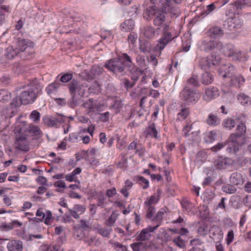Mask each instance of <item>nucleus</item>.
Masks as SVG:
<instances>
[{"label":"nucleus","mask_w":251,"mask_h":251,"mask_svg":"<svg viewBox=\"0 0 251 251\" xmlns=\"http://www.w3.org/2000/svg\"><path fill=\"white\" fill-rule=\"evenodd\" d=\"M234 240V232L232 230H230L228 231L227 234L226 241L227 245H230Z\"/></svg>","instance_id":"62"},{"label":"nucleus","mask_w":251,"mask_h":251,"mask_svg":"<svg viewBox=\"0 0 251 251\" xmlns=\"http://www.w3.org/2000/svg\"><path fill=\"white\" fill-rule=\"evenodd\" d=\"M205 160L206 154L205 152L200 151L197 154L196 157V161L197 163L201 164L204 162Z\"/></svg>","instance_id":"52"},{"label":"nucleus","mask_w":251,"mask_h":251,"mask_svg":"<svg viewBox=\"0 0 251 251\" xmlns=\"http://www.w3.org/2000/svg\"><path fill=\"white\" fill-rule=\"evenodd\" d=\"M131 66L132 62L130 57L126 53H122L116 58L108 60L104 65L105 67L116 75H123L125 74V64Z\"/></svg>","instance_id":"3"},{"label":"nucleus","mask_w":251,"mask_h":251,"mask_svg":"<svg viewBox=\"0 0 251 251\" xmlns=\"http://www.w3.org/2000/svg\"><path fill=\"white\" fill-rule=\"evenodd\" d=\"M220 94L219 89L215 86L205 87L202 94V99L205 101H210L218 98Z\"/></svg>","instance_id":"12"},{"label":"nucleus","mask_w":251,"mask_h":251,"mask_svg":"<svg viewBox=\"0 0 251 251\" xmlns=\"http://www.w3.org/2000/svg\"><path fill=\"white\" fill-rule=\"evenodd\" d=\"M95 229L97 232L101 236L108 238H110V235L113 231L111 227H102L99 224L96 226Z\"/></svg>","instance_id":"27"},{"label":"nucleus","mask_w":251,"mask_h":251,"mask_svg":"<svg viewBox=\"0 0 251 251\" xmlns=\"http://www.w3.org/2000/svg\"><path fill=\"white\" fill-rule=\"evenodd\" d=\"M189 114V109L187 108H183L177 114V119L179 121L184 120L188 116Z\"/></svg>","instance_id":"51"},{"label":"nucleus","mask_w":251,"mask_h":251,"mask_svg":"<svg viewBox=\"0 0 251 251\" xmlns=\"http://www.w3.org/2000/svg\"><path fill=\"white\" fill-rule=\"evenodd\" d=\"M134 27V22L131 19L126 20L121 25V29L124 32H129L132 30Z\"/></svg>","instance_id":"34"},{"label":"nucleus","mask_w":251,"mask_h":251,"mask_svg":"<svg viewBox=\"0 0 251 251\" xmlns=\"http://www.w3.org/2000/svg\"><path fill=\"white\" fill-rule=\"evenodd\" d=\"M229 141L233 145V151H236L239 150V147L244 144L246 142L245 137L239 135L235 133H232L230 134Z\"/></svg>","instance_id":"16"},{"label":"nucleus","mask_w":251,"mask_h":251,"mask_svg":"<svg viewBox=\"0 0 251 251\" xmlns=\"http://www.w3.org/2000/svg\"><path fill=\"white\" fill-rule=\"evenodd\" d=\"M243 8V7H238V5L235 1L233 3L229 4L227 6L226 11V16L228 17L230 16L234 17L235 15H239V10Z\"/></svg>","instance_id":"26"},{"label":"nucleus","mask_w":251,"mask_h":251,"mask_svg":"<svg viewBox=\"0 0 251 251\" xmlns=\"http://www.w3.org/2000/svg\"><path fill=\"white\" fill-rule=\"evenodd\" d=\"M182 207L188 214H194L193 210L195 206L194 204L190 202L187 199H183L180 202Z\"/></svg>","instance_id":"23"},{"label":"nucleus","mask_w":251,"mask_h":251,"mask_svg":"<svg viewBox=\"0 0 251 251\" xmlns=\"http://www.w3.org/2000/svg\"><path fill=\"white\" fill-rule=\"evenodd\" d=\"M144 34L148 38H152L155 34V28L151 26H146L144 28Z\"/></svg>","instance_id":"44"},{"label":"nucleus","mask_w":251,"mask_h":251,"mask_svg":"<svg viewBox=\"0 0 251 251\" xmlns=\"http://www.w3.org/2000/svg\"><path fill=\"white\" fill-rule=\"evenodd\" d=\"M120 214L116 210L113 211L111 215L105 220V224L109 227L113 226L117 220L118 219Z\"/></svg>","instance_id":"29"},{"label":"nucleus","mask_w":251,"mask_h":251,"mask_svg":"<svg viewBox=\"0 0 251 251\" xmlns=\"http://www.w3.org/2000/svg\"><path fill=\"white\" fill-rule=\"evenodd\" d=\"M193 124H188L185 125L182 130V135L186 138L187 137H189L190 135H199V131H193L191 132V130L193 129Z\"/></svg>","instance_id":"33"},{"label":"nucleus","mask_w":251,"mask_h":251,"mask_svg":"<svg viewBox=\"0 0 251 251\" xmlns=\"http://www.w3.org/2000/svg\"><path fill=\"white\" fill-rule=\"evenodd\" d=\"M216 49L222 50L224 54L232 60L240 61H246L248 57L243 55L242 52L236 49L232 44H228L223 46L222 43L219 41H210L206 45L205 50L209 51L212 50Z\"/></svg>","instance_id":"2"},{"label":"nucleus","mask_w":251,"mask_h":251,"mask_svg":"<svg viewBox=\"0 0 251 251\" xmlns=\"http://www.w3.org/2000/svg\"><path fill=\"white\" fill-rule=\"evenodd\" d=\"M199 86V82L197 77L196 76L193 75L188 79L185 87H188V88H190V86L198 87Z\"/></svg>","instance_id":"45"},{"label":"nucleus","mask_w":251,"mask_h":251,"mask_svg":"<svg viewBox=\"0 0 251 251\" xmlns=\"http://www.w3.org/2000/svg\"><path fill=\"white\" fill-rule=\"evenodd\" d=\"M27 129L24 123H18L14 130L15 134L14 146L15 148L22 151L27 152L30 150V141L25 133Z\"/></svg>","instance_id":"4"},{"label":"nucleus","mask_w":251,"mask_h":251,"mask_svg":"<svg viewBox=\"0 0 251 251\" xmlns=\"http://www.w3.org/2000/svg\"><path fill=\"white\" fill-rule=\"evenodd\" d=\"M217 137V133L214 131H211L205 136V140L206 142L211 143L215 141Z\"/></svg>","instance_id":"50"},{"label":"nucleus","mask_w":251,"mask_h":251,"mask_svg":"<svg viewBox=\"0 0 251 251\" xmlns=\"http://www.w3.org/2000/svg\"><path fill=\"white\" fill-rule=\"evenodd\" d=\"M210 36L214 38H219L223 36L224 34L223 30L218 26H215L209 30Z\"/></svg>","instance_id":"39"},{"label":"nucleus","mask_w":251,"mask_h":251,"mask_svg":"<svg viewBox=\"0 0 251 251\" xmlns=\"http://www.w3.org/2000/svg\"><path fill=\"white\" fill-rule=\"evenodd\" d=\"M218 2L216 1L206 6L205 13L207 15L218 7Z\"/></svg>","instance_id":"57"},{"label":"nucleus","mask_w":251,"mask_h":251,"mask_svg":"<svg viewBox=\"0 0 251 251\" xmlns=\"http://www.w3.org/2000/svg\"><path fill=\"white\" fill-rule=\"evenodd\" d=\"M180 98L187 104H194L199 100L200 94L196 90L185 87L180 93Z\"/></svg>","instance_id":"7"},{"label":"nucleus","mask_w":251,"mask_h":251,"mask_svg":"<svg viewBox=\"0 0 251 251\" xmlns=\"http://www.w3.org/2000/svg\"><path fill=\"white\" fill-rule=\"evenodd\" d=\"M44 219V223L46 225H50L52 223L54 220V218L52 217V215L50 211H46Z\"/></svg>","instance_id":"49"},{"label":"nucleus","mask_w":251,"mask_h":251,"mask_svg":"<svg viewBox=\"0 0 251 251\" xmlns=\"http://www.w3.org/2000/svg\"><path fill=\"white\" fill-rule=\"evenodd\" d=\"M143 17L147 20H151L154 17L153 25L157 29L162 31L161 36L155 47L156 50H162L169 43L178 36L177 32L171 22L166 19L165 13L159 11L156 6L147 8L144 13Z\"/></svg>","instance_id":"1"},{"label":"nucleus","mask_w":251,"mask_h":251,"mask_svg":"<svg viewBox=\"0 0 251 251\" xmlns=\"http://www.w3.org/2000/svg\"><path fill=\"white\" fill-rule=\"evenodd\" d=\"M73 78V75L72 74L66 73L64 74L60 77V81L62 83H67L70 81Z\"/></svg>","instance_id":"63"},{"label":"nucleus","mask_w":251,"mask_h":251,"mask_svg":"<svg viewBox=\"0 0 251 251\" xmlns=\"http://www.w3.org/2000/svg\"><path fill=\"white\" fill-rule=\"evenodd\" d=\"M109 243L115 251H127V248L126 246L117 241H115L113 239L110 240Z\"/></svg>","instance_id":"36"},{"label":"nucleus","mask_w":251,"mask_h":251,"mask_svg":"<svg viewBox=\"0 0 251 251\" xmlns=\"http://www.w3.org/2000/svg\"><path fill=\"white\" fill-rule=\"evenodd\" d=\"M222 190L223 192L229 194L234 193L237 190L236 188L234 186L230 184H226L223 186Z\"/></svg>","instance_id":"47"},{"label":"nucleus","mask_w":251,"mask_h":251,"mask_svg":"<svg viewBox=\"0 0 251 251\" xmlns=\"http://www.w3.org/2000/svg\"><path fill=\"white\" fill-rule=\"evenodd\" d=\"M173 242L180 249H184L186 247V242L181 236H177L173 239Z\"/></svg>","instance_id":"42"},{"label":"nucleus","mask_w":251,"mask_h":251,"mask_svg":"<svg viewBox=\"0 0 251 251\" xmlns=\"http://www.w3.org/2000/svg\"><path fill=\"white\" fill-rule=\"evenodd\" d=\"M11 99V93L6 89L0 90V101L3 103L8 102Z\"/></svg>","instance_id":"35"},{"label":"nucleus","mask_w":251,"mask_h":251,"mask_svg":"<svg viewBox=\"0 0 251 251\" xmlns=\"http://www.w3.org/2000/svg\"><path fill=\"white\" fill-rule=\"evenodd\" d=\"M236 3L238 7L245 8L246 6H251V0H237Z\"/></svg>","instance_id":"58"},{"label":"nucleus","mask_w":251,"mask_h":251,"mask_svg":"<svg viewBox=\"0 0 251 251\" xmlns=\"http://www.w3.org/2000/svg\"><path fill=\"white\" fill-rule=\"evenodd\" d=\"M133 251H143L144 245L141 242L134 243L130 245Z\"/></svg>","instance_id":"53"},{"label":"nucleus","mask_w":251,"mask_h":251,"mask_svg":"<svg viewBox=\"0 0 251 251\" xmlns=\"http://www.w3.org/2000/svg\"><path fill=\"white\" fill-rule=\"evenodd\" d=\"M239 102L244 106H248L251 104V98L244 93H240L237 96Z\"/></svg>","instance_id":"30"},{"label":"nucleus","mask_w":251,"mask_h":251,"mask_svg":"<svg viewBox=\"0 0 251 251\" xmlns=\"http://www.w3.org/2000/svg\"><path fill=\"white\" fill-rule=\"evenodd\" d=\"M6 54L9 59H12L15 56H19V52L17 51L15 47L11 46L7 48L6 50Z\"/></svg>","instance_id":"40"},{"label":"nucleus","mask_w":251,"mask_h":251,"mask_svg":"<svg viewBox=\"0 0 251 251\" xmlns=\"http://www.w3.org/2000/svg\"><path fill=\"white\" fill-rule=\"evenodd\" d=\"M234 161L229 157H218L213 162L214 168L216 170H231L233 168Z\"/></svg>","instance_id":"9"},{"label":"nucleus","mask_w":251,"mask_h":251,"mask_svg":"<svg viewBox=\"0 0 251 251\" xmlns=\"http://www.w3.org/2000/svg\"><path fill=\"white\" fill-rule=\"evenodd\" d=\"M165 210L163 209H161L160 210L158 211L156 213V215L154 217V219L153 220H156L158 223L157 224H159L160 225V222L161 220L163 218V215L165 213Z\"/></svg>","instance_id":"59"},{"label":"nucleus","mask_w":251,"mask_h":251,"mask_svg":"<svg viewBox=\"0 0 251 251\" xmlns=\"http://www.w3.org/2000/svg\"><path fill=\"white\" fill-rule=\"evenodd\" d=\"M71 215L75 219L79 218L80 215L84 213L86 210L85 205L79 204H75L72 209H69Z\"/></svg>","instance_id":"18"},{"label":"nucleus","mask_w":251,"mask_h":251,"mask_svg":"<svg viewBox=\"0 0 251 251\" xmlns=\"http://www.w3.org/2000/svg\"><path fill=\"white\" fill-rule=\"evenodd\" d=\"M208 227L205 225H201L200 227H199L198 229V232L199 234L201 235L204 236L206 235L209 232Z\"/></svg>","instance_id":"61"},{"label":"nucleus","mask_w":251,"mask_h":251,"mask_svg":"<svg viewBox=\"0 0 251 251\" xmlns=\"http://www.w3.org/2000/svg\"><path fill=\"white\" fill-rule=\"evenodd\" d=\"M235 72V67L230 63L222 65L219 70V75L223 77L230 78Z\"/></svg>","instance_id":"14"},{"label":"nucleus","mask_w":251,"mask_h":251,"mask_svg":"<svg viewBox=\"0 0 251 251\" xmlns=\"http://www.w3.org/2000/svg\"><path fill=\"white\" fill-rule=\"evenodd\" d=\"M161 194V190L159 189L157 190V195L148 197L146 198L144 203V207H153L159 200V197Z\"/></svg>","instance_id":"19"},{"label":"nucleus","mask_w":251,"mask_h":251,"mask_svg":"<svg viewBox=\"0 0 251 251\" xmlns=\"http://www.w3.org/2000/svg\"><path fill=\"white\" fill-rule=\"evenodd\" d=\"M15 111L12 107L9 108H4L0 112V115L4 118H11L14 115Z\"/></svg>","instance_id":"43"},{"label":"nucleus","mask_w":251,"mask_h":251,"mask_svg":"<svg viewBox=\"0 0 251 251\" xmlns=\"http://www.w3.org/2000/svg\"><path fill=\"white\" fill-rule=\"evenodd\" d=\"M60 85V83L56 80L49 84L46 88L47 94L51 97L56 95Z\"/></svg>","instance_id":"25"},{"label":"nucleus","mask_w":251,"mask_h":251,"mask_svg":"<svg viewBox=\"0 0 251 251\" xmlns=\"http://www.w3.org/2000/svg\"><path fill=\"white\" fill-rule=\"evenodd\" d=\"M136 60L139 66L142 68H144L145 70L147 69V64L145 62V60L143 57L139 55L137 56Z\"/></svg>","instance_id":"55"},{"label":"nucleus","mask_w":251,"mask_h":251,"mask_svg":"<svg viewBox=\"0 0 251 251\" xmlns=\"http://www.w3.org/2000/svg\"><path fill=\"white\" fill-rule=\"evenodd\" d=\"M246 131V126L243 123L239 124L237 125V127L236 128L235 134H238L239 135H241L243 137L245 136V134Z\"/></svg>","instance_id":"48"},{"label":"nucleus","mask_w":251,"mask_h":251,"mask_svg":"<svg viewBox=\"0 0 251 251\" xmlns=\"http://www.w3.org/2000/svg\"><path fill=\"white\" fill-rule=\"evenodd\" d=\"M20 93V98L23 104L32 103L36 100L42 87L37 80L30 82L27 86L23 87Z\"/></svg>","instance_id":"5"},{"label":"nucleus","mask_w":251,"mask_h":251,"mask_svg":"<svg viewBox=\"0 0 251 251\" xmlns=\"http://www.w3.org/2000/svg\"><path fill=\"white\" fill-rule=\"evenodd\" d=\"M145 136L146 137H151L155 139L159 138V136L158 135V131L157 130L155 124L152 123L149 125L146 128L144 132Z\"/></svg>","instance_id":"24"},{"label":"nucleus","mask_w":251,"mask_h":251,"mask_svg":"<svg viewBox=\"0 0 251 251\" xmlns=\"http://www.w3.org/2000/svg\"><path fill=\"white\" fill-rule=\"evenodd\" d=\"M138 182L142 186L143 189H146L149 187V181L143 176H139Z\"/></svg>","instance_id":"56"},{"label":"nucleus","mask_w":251,"mask_h":251,"mask_svg":"<svg viewBox=\"0 0 251 251\" xmlns=\"http://www.w3.org/2000/svg\"><path fill=\"white\" fill-rule=\"evenodd\" d=\"M43 121L44 123L49 127H58L59 125H57L55 119L54 117H49L46 116L43 118Z\"/></svg>","instance_id":"41"},{"label":"nucleus","mask_w":251,"mask_h":251,"mask_svg":"<svg viewBox=\"0 0 251 251\" xmlns=\"http://www.w3.org/2000/svg\"><path fill=\"white\" fill-rule=\"evenodd\" d=\"M230 78L231 84L238 88L243 86L245 82V78L241 74L235 75L234 74Z\"/></svg>","instance_id":"21"},{"label":"nucleus","mask_w":251,"mask_h":251,"mask_svg":"<svg viewBox=\"0 0 251 251\" xmlns=\"http://www.w3.org/2000/svg\"><path fill=\"white\" fill-rule=\"evenodd\" d=\"M113 107L115 108H117L118 111L116 112H120L121 111H127L129 110L130 107L129 105H124L121 101L116 100L114 101V104L113 105Z\"/></svg>","instance_id":"37"},{"label":"nucleus","mask_w":251,"mask_h":251,"mask_svg":"<svg viewBox=\"0 0 251 251\" xmlns=\"http://www.w3.org/2000/svg\"><path fill=\"white\" fill-rule=\"evenodd\" d=\"M29 131L34 136H41L43 134L40 127L34 125H31L29 126Z\"/></svg>","instance_id":"46"},{"label":"nucleus","mask_w":251,"mask_h":251,"mask_svg":"<svg viewBox=\"0 0 251 251\" xmlns=\"http://www.w3.org/2000/svg\"><path fill=\"white\" fill-rule=\"evenodd\" d=\"M243 25V21L239 15H235L234 17L230 16L225 22L224 26L226 29L234 31L240 29Z\"/></svg>","instance_id":"11"},{"label":"nucleus","mask_w":251,"mask_h":251,"mask_svg":"<svg viewBox=\"0 0 251 251\" xmlns=\"http://www.w3.org/2000/svg\"><path fill=\"white\" fill-rule=\"evenodd\" d=\"M7 248L8 251H22L23 245L21 241L12 240L7 243Z\"/></svg>","instance_id":"20"},{"label":"nucleus","mask_w":251,"mask_h":251,"mask_svg":"<svg viewBox=\"0 0 251 251\" xmlns=\"http://www.w3.org/2000/svg\"><path fill=\"white\" fill-rule=\"evenodd\" d=\"M159 226V224H157L153 226H149L147 227L143 228L137 236V240L144 241L149 240L151 237V233L156 230Z\"/></svg>","instance_id":"15"},{"label":"nucleus","mask_w":251,"mask_h":251,"mask_svg":"<svg viewBox=\"0 0 251 251\" xmlns=\"http://www.w3.org/2000/svg\"><path fill=\"white\" fill-rule=\"evenodd\" d=\"M221 58L219 55L212 53L206 57L201 58L200 59L199 66L203 70H208L213 66L219 64Z\"/></svg>","instance_id":"8"},{"label":"nucleus","mask_w":251,"mask_h":251,"mask_svg":"<svg viewBox=\"0 0 251 251\" xmlns=\"http://www.w3.org/2000/svg\"><path fill=\"white\" fill-rule=\"evenodd\" d=\"M87 87L86 83H80L75 79H73L69 84L70 93L73 99L77 94L81 96L84 95Z\"/></svg>","instance_id":"10"},{"label":"nucleus","mask_w":251,"mask_h":251,"mask_svg":"<svg viewBox=\"0 0 251 251\" xmlns=\"http://www.w3.org/2000/svg\"><path fill=\"white\" fill-rule=\"evenodd\" d=\"M209 235L210 238L215 243L221 244V241L223 239V232L221 227L218 226H213L209 230Z\"/></svg>","instance_id":"13"},{"label":"nucleus","mask_w":251,"mask_h":251,"mask_svg":"<svg viewBox=\"0 0 251 251\" xmlns=\"http://www.w3.org/2000/svg\"><path fill=\"white\" fill-rule=\"evenodd\" d=\"M29 118L32 121L37 123L40 119V114L36 110H34L30 114Z\"/></svg>","instance_id":"54"},{"label":"nucleus","mask_w":251,"mask_h":251,"mask_svg":"<svg viewBox=\"0 0 251 251\" xmlns=\"http://www.w3.org/2000/svg\"><path fill=\"white\" fill-rule=\"evenodd\" d=\"M236 125V120L231 118H227L225 119L222 123L223 127L227 129H232Z\"/></svg>","instance_id":"38"},{"label":"nucleus","mask_w":251,"mask_h":251,"mask_svg":"<svg viewBox=\"0 0 251 251\" xmlns=\"http://www.w3.org/2000/svg\"><path fill=\"white\" fill-rule=\"evenodd\" d=\"M243 202L245 206L251 208V195H246L243 199Z\"/></svg>","instance_id":"64"},{"label":"nucleus","mask_w":251,"mask_h":251,"mask_svg":"<svg viewBox=\"0 0 251 251\" xmlns=\"http://www.w3.org/2000/svg\"><path fill=\"white\" fill-rule=\"evenodd\" d=\"M144 209L146 211V216L148 218L151 219L153 217V216L155 213L154 206L153 207H144Z\"/></svg>","instance_id":"60"},{"label":"nucleus","mask_w":251,"mask_h":251,"mask_svg":"<svg viewBox=\"0 0 251 251\" xmlns=\"http://www.w3.org/2000/svg\"><path fill=\"white\" fill-rule=\"evenodd\" d=\"M229 181L232 185H242L244 182V178L241 173L234 172L231 174L229 177Z\"/></svg>","instance_id":"22"},{"label":"nucleus","mask_w":251,"mask_h":251,"mask_svg":"<svg viewBox=\"0 0 251 251\" xmlns=\"http://www.w3.org/2000/svg\"><path fill=\"white\" fill-rule=\"evenodd\" d=\"M214 81V76L212 74L208 72H205L201 76V82L204 85H208L212 83Z\"/></svg>","instance_id":"32"},{"label":"nucleus","mask_w":251,"mask_h":251,"mask_svg":"<svg viewBox=\"0 0 251 251\" xmlns=\"http://www.w3.org/2000/svg\"><path fill=\"white\" fill-rule=\"evenodd\" d=\"M11 12V9L9 5H0V25L5 22L6 17Z\"/></svg>","instance_id":"28"},{"label":"nucleus","mask_w":251,"mask_h":251,"mask_svg":"<svg viewBox=\"0 0 251 251\" xmlns=\"http://www.w3.org/2000/svg\"><path fill=\"white\" fill-rule=\"evenodd\" d=\"M83 107L88 110L89 112H95L100 110V104L97 100L90 99L86 101L83 104Z\"/></svg>","instance_id":"17"},{"label":"nucleus","mask_w":251,"mask_h":251,"mask_svg":"<svg viewBox=\"0 0 251 251\" xmlns=\"http://www.w3.org/2000/svg\"><path fill=\"white\" fill-rule=\"evenodd\" d=\"M34 44L29 39H17L15 48L19 52V56L23 60L33 57Z\"/></svg>","instance_id":"6"},{"label":"nucleus","mask_w":251,"mask_h":251,"mask_svg":"<svg viewBox=\"0 0 251 251\" xmlns=\"http://www.w3.org/2000/svg\"><path fill=\"white\" fill-rule=\"evenodd\" d=\"M220 119L212 113H210L206 119V123L210 126H215L220 124Z\"/></svg>","instance_id":"31"}]
</instances>
